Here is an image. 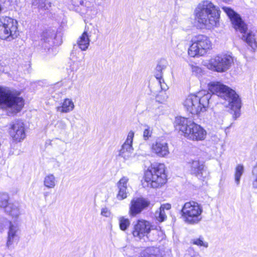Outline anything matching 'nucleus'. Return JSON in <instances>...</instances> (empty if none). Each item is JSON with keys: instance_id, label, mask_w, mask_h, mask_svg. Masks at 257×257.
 I'll list each match as a JSON object with an SVG mask.
<instances>
[{"instance_id": "39448f33", "label": "nucleus", "mask_w": 257, "mask_h": 257, "mask_svg": "<svg viewBox=\"0 0 257 257\" xmlns=\"http://www.w3.org/2000/svg\"><path fill=\"white\" fill-rule=\"evenodd\" d=\"M21 92L12 90L0 86V108L10 109V113L16 115L24 107L25 100L21 96Z\"/></svg>"}, {"instance_id": "393cba45", "label": "nucleus", "mask_w": 257, "mask_h": 257, "mask_svg": "<svg viewBox=\"0 0 257 257\" xmlns=\"http://www.w3.org/2000/svg\"><path fill=\"white\" fill-rule=\"evenodd\" d=\"M156 78L158 80L161 88H164V84H165L164 79H163L162 71L160 66H157V72L155 74Z\"/></svg>"}, {"instance_id": "dca6fc26", "label": "nucleus", "mask_w": 257, "mask_h": 257, "mask_svg": "<svg viewBox=\"0 0 257 257\" xmlns=\"http://www.w3.org/2000/svg\"><path fill=\"white\" fill-rule=\"evenodd\" d=\"M190 174L196 177L201 178L205 170L204 162L199 160H192L188 163Z\"/></svg>"}, {"instance_id": "f257e3e1", "label": "nucleus", "mask_w": 257, "mask_h": 257, "mask_svg": "<svg viewBox=\"0 0 257 257\" xmlns=\"http://www.w3.org/2000/svg\"><path fill=\"white\" fill-rule=\"evenodd\" d=\"M174 126L175 130L182 136L192 141H203L207 137L206 130L189 117H176Z\"/></svg>"}, {"instance_id": "cd10ccee", "label": "nucleus", "mask_w": 257, "mask_h": 257, "mask_svg": "<svg viewBox=\"0 0 257 257\" xmlns=\"http://www.w3.org/2000/svg\"><path fill=\"white\" fill-rule=\"evenodd\" d=\"M191 243L194 245H196L200 247L204 246L207 247L208 246L207 242H204L202 237L192 239L191 241Z\"/></svg>"}, {"instance_id": "6ab92c4d", "label": "nucleus", "mask_w": 257, "mask_h": 257, "mask_svg": "<svg viewBox=\"0 0 257 257\" xmlns=\"http://www.w3.org/2000/svg\"><path fill=\"white\" fill-rule=\"evenodd\" d=\"M10 225L8 232V238L6 243L8 247L12 245L15 241H18L19 239V237L17 234V229H16L14 225L12 224L11 221L10 222Z\"/></svg>"}, {"instance_id": "f8f14e48", "label": "nucleus", "mask_w": 257, "mask_h": 257, "mask_svg": "<svg viewBox=\"0 0 257 257\" xmlns=\"http://www.w3.org/2000/svg\"><path fill=\"white\" fill-rule=\"evenodd\" d=\"M151 222L145 219H139L136 220L133 225L132 234L135 238L142 239L146 237L148 238L149 235L154 229Z\"/></svg>"}, {"instance_id": "c756f323", "label": "nucleus", "mask_w": 257, "mask_h": 257, "mask_svg": "<svg viewBox=\"0 0 257 257\" xmlns=\"http://www.w3.org/2000/svg\"><path fill=\"white\" fill-rule=\"evenodd\" d=\"M167 215L165 211L159 210V216L157 217V220L159 222H162L165 221L167 219Z\"/></svg>"}, {"instance_id": "f704fd0d", "label": "nucleus", "mask_w": 257, "mask_h": 257, "mask_svg": "<svg viewBox=\"0 0 257 257\" xmlns=\"http://www.w3.org/2000/svg\"><path fill=\"white\" fill-rule=\"evenodd\" d=\"M191 257H199L198 254H194L192 255Z\"/></svg>"}, {"instance_id": "5701e85b", "label": "nucleus", "mask_w": 257, "mask_h": 257, "mask_svg": "<svg viewBox=\"0 0 257 257\" xmlns=\"http://www.w3.org/2000/svg\"><path fill=\"white\" fill-rule=\"evenodd\" d=\"M244 171L243 166L242 164H238L235 168L234 178L236 185L240 183V179Z\"/></svg>"}, {"instance_id": "9b49d317", "label": "nucleus", "mask_w": 257, "mask_h": 257, "mask_svg": "<svg viewBox=\"0 0 257 257\" xmlns=\"http://www.w3.org/2000/svg\"><path fill=\"white\" fill-rule=\"evenodd\" d=\"M153 206V204L147 198L143 196L134 197L130 201L128 214L134 217L145 210L151 209Z\"/></svg>"}, {"instance_id": "473e14b6", "label": "nucleus", "mask_w": 257, "mask_h": 257, "mask_svg": "<svg viewBox=\"0 0 257 257\" xmlns=\"http://www.w3.org/2000/svg\"><path fill=\"white\" fill-rule=\"evenodd\" d=\"M101 214L103 216H107L109 214V212L107 209L103 208L101 211Z\"/></svg>"}, {"instance_id": "423d86ee", "label": "nucleus", "mask_w": 257, "mask_h": 257, "mask_svg": "<svg viewBox=\"0 0 257 257\" xmlns=\"http://www.w3.org/2000/svg\"><path fill=\"white\" fill-rule=\"evenodd\" d=\"M208 90L213 94H216L226 99H230V108L234 111L235 118L240 115L241 100L235 91L220 82H211L208 84Z\"/></svg>"}, {"instance_id": "1a4fd4ad", "label": "nucleus", "mask_w": 257, "mask_h": 257, "mask_svg": "<svg viewBox=\"0 0 257 257\" xmlns=\"http://www.w3.org/2000/svg\"><path fill=\"white\" fill-rule=\"evenodd\" d=\"M212 43L208 36L203 34L197 35L191 41V44L188 49V54L192 58L205 56L212 49Z\"/></svg>"}, {"instance_id": "aec40b11", "label": "nucleus", "mask_w": 257, "mask_h": 257, "mask_svg": "<svg viewBox=\"0 0 257 257\" xmlns=\"http://www.w3.org/2000/svg\"><path fill=\"white\" fill-rule=\"evenodd\" d=\"M134 132L131 131L128 132L126 140L123 144L121 149V153L131 152L133 150L132 144L134 137Z\"/></svg>"}, {"instance_id": "2f4dec72", "label": "nucleus", "mask_w": 257, "mask_h": 257, "mask_svg": "<svg viewBox=\"0 0 257 257\" xmlns=\"http://www.w3.org/2000/svg\"><path fill=\"white\" fill-rule=\"evenodd\" d=\"M171 208V204L169 203L164 204L161 205L159 208V210H161L162 211H165V209L169 210Z\"/></svg>"}, {"instance_id": "412c9836", "label": "nucleus", "mask_w": 257, "mask_h": 257, "mask_svg": "<svg viewBox=\"0 0 257 257\" xmlns=\"http://www.w3.org/2000/svg\"><path fill=\"white\" fill-rule=\"evenodd\" d=\"M74 107V104L71 99L65 98L60 106L56 107V110L61 113H67L72 111Z\"/></svg>"}, {"instance_id": "7ed1b4c3", "label": "nucleus", "mask_w": 257, "mask_h": 257, "mask_svg": "<svg viewBox=\"0 0 257 257\" xmlns=\"http://www.w3.org/2000/svg\"><path fill=\"white\" fill-rule=\"evenodd\" d=\"M168 181L167 168L163 163H151L144 170L142 182L147 187L159 189Z\"/></svg>"}, {"instance_id": "f03ea898", "label": "nucleus", "mask_w": 257, "mask_h": 257, "mask_svg": "<svg viewBox=\"0 0 257 257\" xmlns=\"http://www.w3.org/2000/svg\"><path fill=\"white\" fill-rule=\"evenodd\" d=\"M221 11L211 2L203 1L195 9V19L201 26L212 29L219 25Z\"/></svg>"}, {"instance_id": "ddd939ff", "label": "nucleus", "mask_w": 257, "mask_h": 257, "mask_svg": "<svg viewBox=\"0 0 257 257\" xmlns=\"http://www.w3.org/2000/svg\"><path fill=\"white\" fill-rule=\"evenodd\" d=\"M8 132L11 140L15 143L22 142L26 137L25 124L20 119L10 124Z\"/></svg>"}, {"instance_id": "a211bd4d", "label": "nucleus", "mask_w": 257, "mask_h": 257, "mask_svg": "<svg viewBox=\"0 0 257 257\" xmlns=\"http://www.w3.org/2000/svg\"><path fill=\"white\" fill-rule=\"evenodd\" d=\"M129 179L126 176L122 177L117 183L118 192L116 195L117 198L119 200L125 199L127 195V183Z\"/></svg>"}, {"instance_id": "bb28decb", "label": "nucleus", "mask_w": 257, "mask_h": 257, "mask_svg": "<svg viewBox=\"0 0 257 257\" xmlns=\"http://www.w3.org/2000/svg\"><path fill=\"white\" fill-rule=\"evenodd\" d=\"M152 249H148L143 251L141 254V257H162L161 255L156 253Z\"/></svg>"}, {"instance_id": "9d476101", "label": "nucleus", "mask_w": 257, "mask_h": 257, "mask_svg": "<svg viewBox=\"0 0 257 257\" xmlns=\"http://www.w3.org/2000/svg\"><path fill=\"white\" fill-rule=\"evenodd\" d=\"M234 63L233 58L227 54H219L211 57L207 63L209 69L218 73L227 71Z\"/></svg>"}, {"instance_id": "0eeeda50", "label": "nucleus", "mask_w": 257, "mask_h": 257, "mask_svg": "<svg viewBox=\"0 0 257 257\" xmlns=\"http://www.w3.org/2000/svg\"><path fill=\"white\" fill-rule=\"evenodd\" d=\"M210 96L208 93L198 92L190 94L185 99L183 106L185 110L192 115L199 116L205 112L208 106Z\"/></svg>"}, {"instance_id": "b1692460", "label": "nucleus", "mask_w": 257, "mask_h": 257, "mask_svg": "<svg viewBox=\"0 0 257 257\" xmlns=\"http://www.w3.org/2000/svg\"><path fill=\"white\" fill-rule=\"evenodd\" d=\"M119 226L120 230L125 231L129 227L130 225V221L129 219L124 216H121L118 219Z\"/></svg>"}, {"instance_id": "2eb2a0df", "label": "nucleus", "mask_w": 257, "mask_h": 257, "mask_svg": "<svg viewBox=\"0 0 257 257\" xmlns=\"http://www.w3.org/2000/svg\"><path fill=\"white\" fill-rule=\"evenodd\" d=\"M0 208L4 209L6 213L13 217L19 216L18 207L10 202V197L7 193H0Z\"/></svg>"}, {"instance_id": "4be33fe9", "label": "nucleus", "mask_w": 257, "mask_h": 257, "mask_svg": "<svg viewBox=\"0 0 257 257\" xmlns=\"http://www.w3.org/2000/svg\"><path fill=\"white\" fill-rule=\"evenodd\" d=\"M89 39L86 31L83 32L79 37L77 43L79 48L82 51L86 50L89 45Z\"/></svg>"}, {"instance_id": "20e7f679", "label": "nucleus", "mask_w": 257, "mask_h": 257, "mask_svg": "<svg viewBox=\"0 0 257 257\" xmlns=\"http://www.w3.org/2000/svg\"><path fill=\"white\" fill-rule=\"evenodd\" d=\"M222 10L229 18L233 28L242 34V40L249 46L253 51L257 49V38L255 33L247 32V25L242 20L239 14L232 9L224 7Z\"/></svg>"}, {"instance_id": "72a5a7b5", "label": "nucleus", "mask_w": 257, "mask_h": 257, "mask_svg": "<svg viewBox=\"0 0 257 257\" xmlns=\"http://www.w3.org/2000/svg\"><path fill=\"white\" fill-rule=\"evenodd\" d=\"M254 179L252 182L253 187L255 189H257V175H253Z\"/></svg>"}, {"instance_id": "f3484780", "label": "nucleus", "mask_w": 257, "mask_h": 257, "mask_svg": "<svg viewBox=\"0 0 257 257\" xmlns=\"http://www.w3.org/2000/svg\"><path fill=\"white\" fill-rule=\"evenodd\" d=\"M151 152L159 157H165L169 154L168 144L163 141H157L153 143Z\"/></svg>"}, {"instance_id": "4468645a", "label": "nucleus", "mask_w": 257, "mask_h": 257, "mask_svg": "<svg viewBox=\"0 0 257 257\" xmlns=\"http://www.w3.org/2000/svg\"><path fill=\"white\" fill-rule=\"evenodd\" d=\"M2 25L5 27L8 38L13 39L16 38L19 35L18 29V23L13 19L9 17H0Z\"/></svg>"}, {"instance_id": "c85d7f7f", "label": "nucleus", "mask_w": 257, "mask_h": 257, "mask_svg": "<svg viewBox=\"0 0 257 257\" xmlns=\"http://www.w3.org/2000/svg\"><path fill=\"white\" fill-rule=\"evenodd\" d=\"M152 134V129L151 127L146 125V128L144 130L143 132V138L145 140H148L150 138Z\"/></svg>"}, {"instance_id": "a878e982", "label": "nucleus", "mask_w": 257, "mask_h": 257, "mask_svg": "<svg viewBox=\"0 0 257 257\" xmlns=\"http://www.w3.org/2000/svg\"><path fill=\"white\" fill-rule=\"evenodd\" d=\"M44 185L48 188H53L55 186V178L53 175H49L44 179Z\"/></svg>"}, {"instance_id": "6e6552de", "label": "nucleus", "mask_w": 257, "mask_h": 257, "mask_svg": "<svg viewBox=\"0 0 257 257\" xmlns=\"http://www.w3.org/2000/svg\"><path fill=\"white\" fill-rule=\"evenodd\" d=\"M203 208L198 202L190 200L185 202L180 210L181 217L187 224L198 223L202 218Z\"/></svg>"}, {"instance_id": "7c9ffc66", "label": "nucleus", "mask_w": 257, "mask_h": 257, "mask_svg": "<svg viewBox=\"0 0 257 257\" xmlns=\"http://www.w3.org/2000/svg\"><path fill=\"white\" fill-rule=\"evenodd\" d=\"M2 22L0 20V39L2 40H6L7 39L8 36H7V33L6 32V29L3 25H2Z\"/></svg>"}]
</instances>
